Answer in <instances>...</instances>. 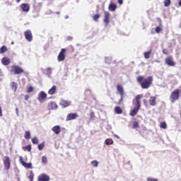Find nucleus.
<instances>
[{
	"instance_id": "obj_29",
	"label": "nucleus",
	"mask_w": 181,
	"mask_h": 181,
	"mask_svg": "<svg viewBox=\"0 0 181 181\" xmlns=\"http://www.w3.org/2000/svg\"><path fill=\"white\" fill-rule=\"evenodd\" d=\"M35 177V174L33 173V171H30V174L28 175V179L30 181H33V179Z\"/></svg>"
},
{
	"instance_id": "obj_30",
	"label": "nucleus",
	"mask_w": 181,
	"mask_h": 181,
	"mask_svg": "<svg viewBox=\"0 0 181 181\" xmlns=\"http://www.w3.org/2000/svg\"><path fill=\"white\" fill-rule=\"evenodd\" d=\"M160 128H162L163 129H166V128H168V125L166 124V122H160Z\"/></svg>"
},
{
	"instance_id": "obj_40",
	"label": "nucleus",
	"mask_w": 181,
	"mask_h": 181,
	"mask_svg": "<svg viewBox=\"0 0 181 181\" xmlns=\"http://www.w3.org/2000/svg\"><path fill=\"white\" fill-rule=\"evenodd\" d=\"M156 33H160V32H162V28H160V27H156Z\"/></svg>"
},
{
	"instance_id": "obj_31",
	"label": "nucleus",
	"mask_w": 181,
	"mask_h": 181,
	"mask_svg": "<svg viewBox=\"0 0 181 181\" xmlns=\"http://www.w3.org/2000/svg\"><path fill=\"white\" fill-rule=\"evenodd\" d=\"M105 144L106 145H112V144H114V140H112V139H107L105 140Z\"/></svg>"
},
{
	"instance_id": "obj_20",
	"label": "nucleus",
	"mask_w": 181,
	"mask_h": 181,
	"mask_svg": "<svg viewBox=\"0 0 181 181\" xmlns=\"http://www.w3.org/2000/svg\"><path fill=\"white\" fill-rule=\"evenodd\" d=\"M1 63L4 65V66H8V64H9L11 63V59H9L8 57H4V58H2L1 59Z\"/></svg>"
},
{
	"instance_id": "obj_5",
	"label": "nucleus",
	"mask_w": 181,
	"mask_h": 181,
	"mask_svg": "<svg viewBox=\"0 0 181 181\" xmlns=\"http://www.w3.org/2000/svg\"><path fill=\"white\" fill-rule=\"evenodd\" d=\"M3 164L5 170H9L11 169V158L6 156L3 158Z\"/></svg>"
},
{
	"instance_id": "obj_44",
	"label": "nucleus",
	"mask_w": 181,
	"mask_h": 181,
	"mask_svg": "<svg viewBox=\"0 0 181 181\" xmlns=\"http://www.w3.org/2000/svg\"><path fill=\"white\" fill-rule=\"evenodd\" d=\"M47 71L49 73V74H52V68H47Z\"/></svg>"
},
{
	"instance_id": "obj_45",
	"label": "nucleus",
	"mask_w": 181,
	"mask_h": 181,
	"mask_svg": "<svg viewBox=\"0 0 181 181\" xmlns=\"http://www.w3.org/2000/svg\"><path fill=\"white\" fill-rule=\"evenodd\" d=\"M24 98L25 101H28L29 100V95H25Z\"/></svg>"
},
{
	"instance_id": "obj_42",
	"label": "nucleus",
	"mask_w": 181,
	"mask_h": 181,
	"mask_svg": "<svg viewBox=\"0 0 181 181\" xmlns=\"http://www.w3.org/2000/svg\"><path fill=\"white\" fill-rule=\"evenodd\" d=\"M147 181H158L157 178L147 177Z\"/></svg>"
},
{
	"instance_id": "obj_10",
	"label": "nucleus",
	"mask_w": 181,
	"mask_h": 181,
	"mask_svg": "<svg viewBox=\"0 0 181 181\" xmlns=\"http://www.w3.org/2000/svg\"><path fill=\"white\" fill-rule=\"evenodd\" d=\"M59 105H61L62 108H67V107L71 105V101L62 99L59 103Z\"/></svg>"
},
{
	"instance_id": "obj_52",
	"label": "nucleus",
	"mask_w": 181,
	"mask_h": 181,
	"mask_svg": "<svg viewBox=\"0 0 181 181\" xmlns=\"http://www.w3.org/2000/svg\"><path fill=\"white\" fill-rule=\"evenodd\" d=\"M16 2L19 4V2H21V0H16Z\"/></svg>"
},
{
	"instance_id": "obj_48",
	"label": "nucleus",
	"mask_w": 181,
	"mask_h": 181,
	"mask_svg": "<svg viewBox=\"0 0 181 181\" xmlns=\"http://www.w3.org/2000/svg\"><path fill=\"white\" fill-rule=\"evenodd\" d=\"M159 23H160V26L162 25V20H160V18H158Z\"/></svg>"
},
{
	"instance_id": "obj_37",
	"label": "nucleus",
	"mask_w": 181,
	"mask_h": 181,
	"mask_svg": "<svg viewBox=\"0 0 181 181\" xmlns=\"http://www.w3.org/2000/svg\"><path fill=\"white\" fill-rule=\"evenodd\" d=\"M45 148V143L38 144V149L39 151H42Z\"/></svg>"
},
{
	"instance_id": "obj_23",
	"label": "nucleus",
	"mask_w": 181,
	"mask_h": 181,
	"mask_svg": "<svg viewBox=\"0 0 181 181\" xmlns=\"http://www.w3.org/2000/svg\"><path fill=\"white\" fill-rule=\"evenodd\" d=\"M108 9H109V11H110V12H114V11H115V9H117V5L115 4L111 3L109 5Z\"/></svg>"
},
{
	"instance_id": "obj_14",
	"label": "nucleus",
	"mask_w": 181,
	"mask_h": 181,
	"mask_svg": "<svg viewBox=\"0 0 181 181\" xmlns=\"http://www.w3.org/2000/svg\"><path fill=\"white\" fill-rule=\"evenodd\" d=\"M78 117V115L77 113H69L66 116V121H71L73 119H76Z\"/></svg>"
},
{
	"instance_id": "obj_41",
	"label": "nucleus",
	"mask_w": 181,
	"mask_h": 181,
	"mask_svg": "<svg viewBox=\"0 0 181 181\" xmlns=\"http://www.w3.org/2000/svg\"><path fill=\"white\" fill-rule=\"evenodd\" d=\"M95 119V113L94 112H90V119Z\"/></svg>"
},
{
	"instance_id": "obj_46",
	"label": "nucleus",
	"mask_w": 181,
	"mask_h": 181,
	"mask_svg": "<svg viewBox=\"0 0 181 181\" xmlns=\"http://www.w3.org/2000/svg\"><path fill=\"white\" fill-rule=\"evenodd\" d=\"M118 4L122 5V4H124V0H118Z\"/></svg>"
},
{
	"instance_id": "obj_7",
	"label": "nucleus",
	"mask_w": 181,
	"mask_h": 181,
	"mask_svg": "<svg viewBox=\"0 0 181 181\" xmlns=\"http://www.w3.org/2000/svg\"><path fill=\"white\" fill-rule=\"evenodd\" d=\"M165 63L167 64V66H169V67H175L176 66V62L173 60V56H168L165 59Z\"/></svg>"
},
{
	"instance_id": "obj_3",
	"label": "nucleus",
	"mask_w": 181,
	"mask_h": 181,
	"mask_svg": "<svg viewBox=\"0 0 181 181\" xmlns=\"http://www.w3.org/2000/svg\"><path fill=\"white\" fill-rule=\"evenodd\" d=\"M117 90L120 95V99L119 100L117 104H122V103H124V95H125V92L124 91V86L118 83L117 85Z\"/></svg>"
},
{
	"instance_id": "obj_32",
	"label": "nucleus",
	"mask_w": 181,
	"mask_h": 181,
	"mask_svg": "<svg viewBox=\"0 0 181 181\" xmlns=\"http://www.w3.org/2000/svg\"><path fill=\"white\" fill-rule=\"evenodd\" d=\"M24 138L25 139H29L30 138V132L29 131L25 132L24 134Z\"/></svg>"
},
{
	"instance_id": "obj_1",
	"label": "nucleus",
	"mask_w": 181,
	"mask_h": 181,
	"mask_svg": "<svg viewBox=\"0 0 181 181\" xmlns=\"http://www.w3.org/2000/svg\"><path fill=\"white\" fill-rule=\"evenodd\" d=\"M136 81L141 86V88L148 90L152 86V83H153V76H150L145 78L144 76H139L136 78Z\"/></svg>"
},
{
	"instance_id": "obj_19",
	"label": "nucleus",
	"mask_w": 181,
	"mask_h": 181,
	"mask_svg": "<svg viewBox=\"0 0 181 181\" xmlns=\"http://www.w3.org/2000/svg\"><path fill=\"white\" fill-rule=\"evenodd\" d=\"M57 103L55 102H50L48 103V109L49 110H57Z\"/></svg>"
},
{
	"instance_id": "obj_26",
	"label": "nucleus",
	"mask_w": 181,
	"mask_h": 181,
	"mask_svg": "<svg viewBox=\"0 0 181 181\" xmlns=\"http://www.w3.org/2000/svg\"><path fill=\"white\" fill-rule=\"evenodd\" d=\"M5 52H8V48L6 46L4 45L0 48V54H2L5 53Z\"/></svg>"
},
{
	"instance_id": "obj_49",
	"label": "nucleus",
	"mask_w": 181,
	"mask_h": 181,
	"mask_svg": "<svg viewBox=\"0 0 181 181\" xmlns=\"http://www.w3.org/2000/svg\"><path fill=\"white\" fill-rule=\"evenodd\" d=\"M67 39L68 40H73V37H68Z\"/></svg>"
},
{
	"instance_id": "obj_13",
	"label": "nucleus",
	"mask_w": 181,
	"mask_h": 181,
	"mask_svg": "<svg viewBox=\"0 0 181 181\" xmlns=\"http://www.w3.org/2000/svg\"><path fill=\"white\" fill-rule=\"evenodd\" d=\"M20 8H21L22 12H25L26 13L30 10V6L28 4H22Z\"/></svg>"
},
{
	"instance_id": "obj_22",
	"label": "nucleus",
	"mask_w": 181,
	"mask_h": 181,
	"mask_svg": "<svg viewBox=\"0 0 181 181\" xmlns=\"http://www.w3.org/2000/svg\"><path fill=\"white\" fill-rule=\"evenodd\" d=\"M22 149L25 152H26V151L27 152H30L32 151V145L31 144H28V146H23Z\"/></svg>"
},
{
	"instance_id": "obj_35",
	"label": "nucleus",
	"mask_w": 181,
	"mask_h": 181,
	"mask_svg": "<svg viewBox=\"0 0 181 181\" xmlns=\"http://www.w3.org/2000/svg\"><path fill=\"white\" fill-rule=\"evenodd\" d=\"M164 6L166 7L170 6V0H165Z\"/></svg>"
},
{
	"instance_id": "obj_9",
	"label": "nucleus",
	"mask_w": 181,
	"mask_h": 181,
	"mask_svg": "<svg viewBox=\"0 0 181 181\" xmlns=\"http://www.w3.org/2000/svg\"><path fill=\"white\" fill-rule=\"evenodd\" d=\"M24 36L28 42H32V40H33V35H32V31L30 30H27L24 32Z\"/></svg>"
},
{
	"instance_id": "obj_39",
	"label": "nucleus",
	"mask_w": 181,
	"mask_h": 181,
	"mask_svg": "<svg viewBox=\"0 0 181 181\" xmlns=\"http://www.w3.org/2000/svg\"><path fill=\"white\" fill-rule=\"evenodd\" d=\"M42 162L43 163H47V158L46 157V156H42Z\"/></svg>"
},
{
	"instance_id": "obj_53",
	"label": "nucleus",
	"mask_w": 181,
	"mask_h": 181,
	"mask_svg": "<svg viewBox=\"0 0 181 181\" xmlns=\"http://www.w3.org/2000/svg\"><path fill=\"white\" fill-rule=\"evenodd\" d=\"M11 44L13 45V42H12Z\"/></svg>"
},
{
	"instance_id": "obj_24",
	"label": "nucleus",
	"mask_w": 181,
	"mask_h": 181,
	"mask_svg": "<svg viewBox=\"0 0 181 181\" xmlns=\"http://www.w3.org/2000/svg\"><path fill=\"white\" fill-rule=\"evenodd\" d=\"M11 87L13 91H16V90H18V83L15 82H11Z\"/></svg>"
},
{
	"instance_id": "obj_27",
	"label": "nucleus",
	"mask_w": 181,
	"mask_h": 181,
	"mask_svg": "<svg viewBox=\"0 0 181 181\" xmlns=\"http://www.w3.org/2000/svg\"><path fill=\"white\" fill-rule=\"evenodd\" d=\"M152 53V49H150L149 51L144 52V57L145 59H149L151 57V54Z\"/></svg>"
},
{
	"instance_id": "obj_15",
	"label": "nucleus",
	"mask_w": 181,
	"mask_h": 181,
	"mask_svg": "<svg viewBox=\"0 0 181 181\" xmlns=\"http://www.w3.org/2000/svg\"><path fill=\"white\" fill-rule=\"evenodd\" d=\"M103 22L104 23H105V25H108V23H110V12L108 11L104 12Z\"/></svg>"
},
{
	"instance_id": "obj_12",
	"label": "nucleus",
	"mask_w": 181,
	"mask_h": 181,
	"mask_svg": "<svg viewBox=\"0 0 181 181\" xmlns=\"http://www.w3.org/2000/svg\"><path fill=\"white\" fill-rule=\"evenodd\" d=\"M20 163L21 165L24 166V168H26L27 169H32V163H26L23 160V158L22 156L20 157Z\"/></svg>"
},
{
	"instance_id": "obj_25",
	"label": "nucleus",
	"mask_w": 181,
	"mask_h": 181,
	"mask_svg": "<svg viewBox=\"0 0 181 181\" xmlns=\"http://www.w3.org/2000/svg\"><path fill=\"white\" fill-rule=\"evenodd\" d=\"M31 142L34 144V145H38L39 144V139H37V137L34 136L32 139H31Z\"/></svg>"
},
{
	"instance_id": "obj_8",
	"label": "nucleus",
	"mask_w": 181,
	"mask_h": 181,
	"mask_svg": "<svg viewBox=\"0 0 181 181\" xmlns=\"http://www.w3.org/2000/svg\"><path fill=\"white\" fill-rule=\"evenodd\" d=\"M66 59V49L62 48L57 56L58 62H64Z\"/></svg>"
},
{
	"instance_id": "obj_17",
	"label": "nucleus",
	"mask_w": 181,
	"mask_h": 181,
	"mask_svg": "<svg viewBox=\"0 0 181 181\" xmlns=\"http://www.w3.org/2000/svg\"><path fill=\"white\" fill-rule=\"evenodd\" d=\"M52 131L56 134V135H59L60 132H62V128L60 126L57 125L52 128Z\"/></svg>"
},
{
	"instance_id": "obj_6",
	"label": "nucleus",
	"mask_w": 181,
	"mask_h": 181,
	"mask_svg": "<svg viewBox=\"0 0 181 181\" xmlns=\"http://www.w3.org/2000/svg\"><path fill=\"white\" fill-rule=\"evenodd\" d=\"M11 71L13 74H22V73H25V70L18 65L12 66Z\"/></svg>"
},
{
	"instance_id": "obj_36",
	"label": "nucleus",
	"mask_w": 181,
	"mask_h": 181,
	"mask_svg": "<svg viewBox=\"0 0 181 181\" xmlns=\"http://www.w3.org/2000/svg\"><path fill=\"white\" fill-rule=\"evenodd\" d=\"M139 127V123H138V122H134L133 123V129H136V128H138Z\"/></svg>"
},
{
	"instance_id": "obj_21",
	"label": "nucleus",
	"mask_w": 181,
	"mask_h": 181,
	"mask_svg": "<svg viewBox=\"0 0 181 181\" xmlns=\"http://www.w3.org/2000/svg\"><path fill=\"white\" fill-rule=\"evenodd\" d=\"M57 90V86H53L49 90H48V94L49 95H53V94L56 93V91Z\"/></svg>"
},
{
	"instance_id": "obj_4",
	"label": "nucleus",
	"mask_w": 181,
	"mask_h": 181,
	"mask_svg": "<svg viewBox=\"0 0 181 181\" xmlns=\"http://www.w3.org/2000/svg\"><path fill=\"white\" fill-rule=\"evenodd\" d=\"M180 95V90L175 89L170 95V100L171 103H175L177 100H179V97Z\"/></svg>"
},
{
	"instance_id": "obj_11",
	"label": "nucleus",
	"mask_w": 181,
	"mask_h": 181,
	"mask_svg": "<svg viewBox=\"0 0 181 181\" xmlns=\"http://www.w3.org/2000/svg\"><path fill=\"white\" fill-rule=\"evenodd\" d=\"M49 180H50V177H49V175L45 173H42L37 177V181H49Z\"/></svg>"
},
{
	"instance_id": "obj_28",
	"label": "nucleus",
	"mask_w": 181,
	"mask_h": 181,
	"mask_svg": "<svg viewBox=\"0 0 181 181\" xmlns=\"http://www.w3.org/2000/svg\"><path fill=\"white\" fill-rule=\"evenodd\" d=\"M115 111L116 114H122V109L119 107V106H117L115 107Z\"/></svg>"
},
{
	"instance_id": "obj_47",
	"label": "nucleus",
	"mask_w": 181,
	"mask_h": 181,
	"mask_svg": "<svg viewBox=\"0 0 181 181\" xmlns=\"http://www.w3.org/2000/svg\"><path fill=\"white\" fill-rule=\"evenodd\" d=\"M0 117H2V107L0 106Z\"/></svg>"
},
{
	"instance_id": "obj_51",
	"label": "nucleus",
	"mask_w": 181,
	"mask_h": 181,
	"mask_svg": "<svg viewBox=\"0 0 181 181\" xmlns=\"http://www.w3.org/2000/svg\"><path fill=\"white\" fill-rule=\"evenodd\" d=\"M178 5L179 6H181V0H179Z\"/></svg>"
},
{
	"instance_id": "obj_50",
	"label": "nucleus",
	"mask_w": 181,
	"mask_h": 181,
	"mask_svg": "<svg viewBox=\"0 0 181 181\" xmlns=\"http://www.w3.org/2000/svg\"><path fill=\"white\" fill-rule=\"evenodd\" d=\"M144 104L145 105H147L146 99H144Z\"/></svg>"
},
{
	"instance_id": "obj_2",
	"label": "nucleus",
	"mask_w": 181,
	"mask_h": 181,
	"mask_svg": "<svg viewBox=\"0 0 181 181\" xmlns=\"http://www.w3.org/2000/svg\"><path fill=\"white\" fill-rule=\"evenodd\" d=\"M144 95H137L135 99L133 100L134 108L130 111L129 115L131 117H135L138 114V112L141 109V98H142Z\"/></svg>"
},
{
	"instance_id": "obj_16",
	"label": "nucleus",
	"mask_w": 181,
	"mask_h": 181,
	"mask_svg": "<svg viewBox=\"0 0 181 181\" xmlns=\"http://www.w3.org/2000/svg\"><path fill=\"white\" fill-rule=\"evenodd\" d=\"M46 98H47V94H46V93H45L44 91H41L37 97L38 101H42V100H45Z\"/></svg>"
},
{
	"instance_id": "obj_43",
	"label": "nucleus",
	"mask_w": 181,
	"mask_h": 181,
	"mask_svg": "<svg viewBox=\"0 0 181 181\" xmlns=\"http://www.w3.org/2000/svg\"><path fill=\"white\" fill-rule=\"evenodd\" d=\"M163 54H169V51L166 49H163Z\"/></svg>"
},
{
	"instance_id": "obj_34",
	"label": "nucleus",
	"mask_w": 181,
	"mask_h": 181,
	"mask_svg": "<svg viewBox=\"0 0 181 181\" xmlns=\"http://www.w3.org/2000/svg\"><path fill=\"white\" fill-rule=\"evenodd\" d=\"M91 165H93L94 168H97L98 166V161L97 160L91 161Z\"/></svg>"
},
{
	"instance_id": "obj_18",
	"label": "nucleus",
	"mask_w": 181,
	"mask_h": 181,
	"mask_svg": "<svg viewBox=\"0 0 181 181\" xmlns=\"http://www.w3.org/2000/svg\"><path fill=\"white\" fill-rule=\"evenodd\" d=\"M148 103L150 105H151V107H155V105H156V97L155 96L150 97Z\"/></svg>"
},
{
	"instance_id": "obj_38",
	"label": "nucleus",
	"mask_w": 181,
	"mask_h": 181,
	"mask_svg": "<svg viewBox=\"0 0 181 181\" xmlns=\"http://www.w3.org/2000/svg\"><path fill=\"white\" fill-rule=\"evenodd\" d=\"M33 88L32 87V86H30V87H28V88H27V93L29 94V93H33Z\"/></svg>"
},
{
	"instance_id": "obj_33",
	"label": "nucleus",
	"mask_w": 181,
	"mask_h": 181,
	"mask_svg": "<svg viewBox=\"0 0 181 181\" xmlns=\"http://www.w3.org/2000/svg\"><path fill=\"white\" fill-rule=\"evenodd\" d=\"M100 14H95L93 16V21H95V22H98V19H100Z\"/></svg>"
}]
</instances>
